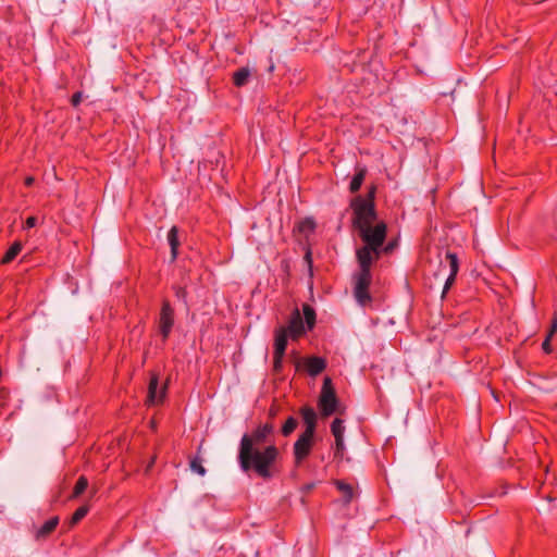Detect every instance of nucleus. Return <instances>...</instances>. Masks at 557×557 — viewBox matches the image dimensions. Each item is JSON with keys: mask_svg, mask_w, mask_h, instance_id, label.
<instances>
[{"mask_svg": "<svg viewBox=\"0 0 557 557\" xmlns=\"http://www.w3.org/2000/svg\"><path fill=\"white\" fill-rule=\"evenodd\" d=\"M274 437L275 426L271 422L259 424L242 436L237 461L244 473H253L263 480L273 476L274 466L280 457Z\"/></svg>", "mask_w": 557, "mask_h": 557, "instance_id": "obj_1", "label": "nucleus"}, {"mask_svg": "<svg viewBox=\"0 0 557 557\" xmlns=\"http://www.w3.org/2000/svg\"><path fill=\"white\" fill-rule=\"evenodd\" d=\"M386 231L387 227L384 222L358 228L363 245L356 250L359 270L354 273L352 283L354 297L361 307H366L372 300L369 293V286L372 282L371 267L382 256Z\"/></svg>", "mask_w": 557, "mask_h": 557, "instance_id": "obj_2", "label": "nucleus"}, {"mask_svg": "<svg viewBox=\"0 0 557 557\" xmlns=\"http://www.w3.org/2000/svg\"><path fill=\"white\" fill-rule=\"evenodd\" d=\"M350 207L354 211V225L357 230L371 225L376 220L374 202L371 199L357 196L351 200Z\"/></svg>", "mask_w": 557, "mask_h": 557, "instance_id": "obj_3", "label": "nucleus"}, {"mask_svg": "<svg viewBox=\"0 0 557 557\" xmlns=\"http://www.w3.org/2000/svg\"><path fill=\"white\" fill-rule=\"evenodd\" d=\"M338 400L332 385V380L325 376L319 397V408L323 417H330L337 411Z\"/></svg>", "mask_w": 557, "mask_h": 557, "instance_id": "obj_4", "label": "nucleus"}, {"mask_svg": "<svg viewBox=\"0 0 557 557\" xmlns=\"http://www.w3.org/2000/svg\"><path fill=\"white\" fill-rule=\"evenodd\" d=\"M287 338L288 333L284 326H280L275 330L273 368L276 372H280L283 367V359L287 347Z\"/></svg>", "mask_w": 557, "mask_h": 557, "instance_id": "obj_5", "label": "nucleus"}, {"mask_svg": "<svg viewBox=\"0 0 557 557\" xmlns=\"http://www.w3.org/2000/svg\"><path fill=\"white\" fill-rule=\"evenodd\" d=\"M174 325V309L168 300H164L162 304L160 318H159V330L163 337V341H166L172 327Z\"/></svg>", "mask_w": 557, "mask_h": 557, "instance_id": "obj_6", "label": "nucleus"}, {"mask_svg": "<svg viewBox=\"0 0 557 557\" xmlns=\"http://www.w3.org/2000/svg\"><path fill=\"white\" fill-rule=\"evenodd\" d=\"M313 436L312 434L301 433L295 442L294 456L297 465L309 456L313 445Z\"/></svg>", "mask_w": 557, "mask_h": 557, "instance_id": "obj_7", "label": "nucleus"}, {"mask_svg": "<svg viewBox=\"0 0 557 557\" xmlns=\"http://www.w3.org/2000/svg\"><path fill=\"white\" fill-rule=\"evenodd\" d=\"M297 367H301L310 376H317L326 368V361L322 357H306L298 361Z\"/></svg>", "mask_w": 557, "mask_h": 557, "instance_id": "obj_8", "label": "nucleus"}, {"mask_svg": "<svg viewBox=\"0 0 557 557\" xmlns=\"http://www.w3.org/2000/svg\"><path fill=\"white\" fill-rule=\"evenodd\" d=\"M446 260L448 261L450 273H449V276L445 281V285L443 288V297L449 290L450 286L454 284L456 275L459 270V262H458V258H457L456 253L447 251Z\"/></svg>", "mask_w": 557, "mask_h": 557, "instance_id": "obj_9", "label": "nucleus"}, {"mask_svg": "<svg viewBox=\"0 0 557 557\" xmlns=\"http://www.w3.org/2000/svg\"><path fill=\"white\" fill-rule=\"evenodd\" d=\"M287 333L290 334L294 338L300 336L305 333V323L300 312L296 309L288 322V326L285 327Z\"/></svg>", "mask_w": 557, "mask_h": 557, "instance_id": "obj_10", "label": "nucleus"}, {"mask_svg": "<svg viewBox=\"0 0 557 557\" xmlns=\"http://www.w3.org/2000/svg\"><path fill=\"white\" fill-rule=\"evenodd\" d=\"M302 420L306 424V430L302 433L314 435L317 426V413L311 407H304L300 410Z\"/></svg>", "mask_w": 557, "mask_h": 557, "instance_id": "obj_11", "label": "nucleus"}, {"mask_svg": "<svg viewBox=\"0 0 557 557\" xmlns=\"http://www.w3.org/2000/svg\"><path fill=\"white\" fill-rule=\"evenodd\" d=\"M159 381L157 376H152L149 386H148V396L147 401L149 405H156L162 401L164 397V387L162 388L160 395L158 394Z\"/></svg>", "mask_w": 557, "mask_h": 557, "instance_id": "obj_12", "label": "nucleus"}, {"mask_svg": "<svg viewBox=\"0 0 557 557\" xmlns=\"http://www.w3.org/2000/svg\"><path fill=\"white\" fill-rule=\"evenodd\" d=\"M295 231L305 237L311 235L315 230V222L312 218H305L295 225Z\"/></svg>", "mask_w": 557, "mask_h": 557, "instance_id": "obj_13", "label": "nucleus"}, {"mask_svg": "<svg viewBox=\"0 0 557 557\" xmlns=\"http://www.w3.org/2000/svg\"><path fill=\"white\" fill-rule=\"evenodd\" d=\"M366 174H367L366 168H358L356 170V174L354 175V177L351 178V182L349 184L350 193L355 194L360 189V187L364 181Z\"/></svg>", "mask_w": 557, "mask_h": 557, "instance_id": "obj_14", "label": "nucleus"}, {"mask_svg": "<svg viewBox=\"0 0 557 557\" xmlns=\"http://www.w3.org/2000/svg\"><path fill=\"white\" fill-rule=\"evenodd\" d=\"M168 242L171 247V255L172 259L175 260L177 257V249L180 246L178 242V230L176 226L171 227V230L168 233Z\"/></svg>", "mask_w": 557, "mask_h": 557, "instance_id": "obj_15", "label": "nucleus"}, {"mask_svg": "<svg viewBox=\"0 0 557 557\" xmlns=\"http://www.w3.org/2000/svg\"><path fill=\"white\" fill-rule=\"evenodd\" d=\"M59 523V519L58 517H53L51 519H49L48 521H46L37 531L36 533V537L37 539H44L46 537L47 535H49L52 531H54V529L57 528Z\"/></svg>", "mask_w": 557, "mask_h": 557, "instance_id": "obj_16", "label": "nucleus"}, {"mask_svg": "<svg viewBox=\"0 0 557 557\" xmlns=\"http://www.w3.org/2000/svg\"><path fill=\"white\" fill-rule=\"evenodd\" d=\"M23 245L21 242H14L11 247L7 250L1 259L2 264H8L13 261L17 255L22 251Z\"/></svg>", "mask_w": 557, "mask_h": 557, "instance_id": "obj_17", "label": "nucleus"}, {"mask_svg": "<svg viewBox=\"0 0 557 557\" xmlns=\"http://www.w3.org/2000/svg\"><path fill=\"white\" fill-rule=\"evenodd\" d=\"M250 76V71L247 67H242L234 73L233 81L235 86L242 87L246 85L248 77Z\"/></svg>", "mask_w": 557, "mask_h": 557, "instance_id": "obj_18", "label": "nucleus"}, {"mask_svg": "<svg viewBox=\"0 0 557 557\" xmlns=\"http://www.w3.org/2000/svg\"><path fill=\"white\" fill-rule=\"evenodd\" d=\"M331 432L334 438L344 437L345 426L344 421L339 418H335L331 424Z\"/></svg>", "mask_w": 557, "mask_h": 557, "instance_id": "obj_19", "label": "nucleus"}, {"mask_svg": "<svg viewBox=\"0 0 557 557\" xmlns=\"http://www.w3.org/2000/svg\"><path fill=\"white\" fill-rule=\"evenodd\" d=\"M304 317L308 329H312L315 323V311L309 305L302 306Z\"/></svg>", "mask_w": 557, "mask_h": 557, "instance_id": "obj_20", "label": "nucleus"}, {"mask_svg": "<svg viewBox=\"0 0 557 557\" xmlns=\"http://www.w3.org/2000/svg\"><path fill=\"white\" fill-rule=\"evenodd\" d=\"M202 458L199 457V456H196L194 457L190 462H189V467L191 469L193 472L199 474V475H205L206 474V468L202 466Z\"/></svg>", "mask_w": 557, "mask_h": 557, "instance_id": "obj_21", "label": "nucleus"}, {"mask_svg": "<svg viewBox=\"0 0 557 557\" xmlns=\"http://www.w3.org/2000/svg\"><path fill=\"white\" fill-rule=\"evenodd\" d=\"M336 486L343 493L345 502L349 503L354 496L352 487L343 481H336Z\"/></svg>", "mask_w": 557, "mask_h": 557, "instance_id": "obj_22", "label": "nucleus"}, {"mask_svg": "<svg viewBox=\"0 0 557 557\" xmlns=\"http://www.w3.org/2000/svg\"><path fill=\"white\" fill-rule=\"evenodd\" d=\"M87 486H88V480L84 475L79 476V479L77 480V482L74 486L72 497L73 498L78 497L82 493L85 492Z\"/></svg>", "mask_w": 557, "mask_h": 557, "instance_id": "obj_23", "label": "nucleus"}, {"mask_svg": "<svg viewBox=\"0 0 557 557\" xmlns=\"http://www.w3.org/2000/svg\"><path fill=\"white\" fill-rule=\"evenodd\" d=\"M297 424V420L294 417H289L282 426V434L288 436L295 431Z\"/></svg>", "mask_w": 557, "mask_h": 557, "instance_id": "obj_24", "label": "nucleus"}, {"mask_svg": "<svg viewBox=\"0 0 557 557\" xmlns=\"http://www.w3.org/2000/svg\"><path fill=\"white\" fill-rule=\"evenodd\" d=\"M88 510H89V508L87 506H81L79 508H77L72 516V520H71L72 524H76L83 518H85L86 515L88 513Z\"/></svg>", "mask_w": 557, "mask_h": 557, "instance_id": "obj_25", "label": "nucleus"}, {"mask_svg": "<svg viewBox=\"0 0 557 557\" xmlns=\"http://www.w3.org/2000/svg\"><path fill=\"white\" fill-rule=\"evenodd\" d=\"M345 449H346V447H345V443H344V437L335 438V450H334L335 458H343Z\"/></svg>", "mask_w": 557, "mask_h": 557, "instance_id": "obj_26", "label": "nucleus"}, {"mask_svg": "<svg viewBox=\"0 0 557 557\" xmlns=\"http://www.w3.org/2000/svg\"><path fill=\"white\" fill-rule=\"evenodd\" d=\"M397 246L396 240L388 242L386 245L383 244L382 255L391 253Z\"/></svg>", "mask_w": 557, "mask_h": 557, "instance_id": "obj_27", "label": "nucleus"}, {"mask_svg": "<svg viewBox=\"0 0 557 557\" xmlns=\"http://www.w3.org/2000/svg\"><path fill=\"white\" fill-rule=\"evenodd\" d=\"M175 296L182 301H186L187 292L184 287H175Z\"/></svg>", "mask_w": 557, "mask_h": 557, "instance_id": "obj_28", "label": "nucleus"}, {"mask_svg": "<svg viewBox=\"0 0 557 557\" xmlns=\"http://www.w3.org/2000/svg\"><path fill=\"white\" fill-rule=\"evenodd\" d=\"M37 224V219L35 216H28L25 221V224H24V230H29V228H33L35 227Z\"/></svg>", "mask_w": 557, "mask_h": 557, "instance_id": "obj_29", "label": "nucleus"}, {"mask_svg": "<svg viewBox=\"0 0 557 557\" xmlns=\"http://www.w3.org/2000/svg\"><path fill=\"white\" fill-rule=\"evenodd\" d=\"M82 92L77 91L72 96L71 102L74 107H77L82 101Z\"/></svg>", "mask_w": 557, "mask_h": 557, "instance_id": "obj_30", "label": "nucleus"}, {"mask_svg": "<svg viewBox=\"0 0 557 557\" xmlns=\"http://www.w3.org/2000/svg\"><path fill=\"white\" fill-rule=\"evenodd\" d=\"M374 195H375V187L372 186L371 189L368 191L367 197H363L364 199H371V201L374 202Z\"/></svg>", "mask_w": 557, "mask_h": 557, "instance_id": "obj_31", "label": "nucleus"}, {"mask_svg": "<svg viewBox=\"0 0 557 557\" xmlns=\"http://www.w3.org/2000/svg\"><path fill=\"white\" fill-rule=\"evenodd\" d=\"M556 331H557V319H555V320L553 321L552 330H550L549 336H552Z\"/></svg>", "mask_w": 557, "mask_h": 557, "instance_id": "obj_32", "label": "nucleus"}, {"mask_svg": "<svg viewBox=\"0 0 557 557\" xmlns=\"http://www.w3.org/2000/svg\"><path fill=\"white\" fill-rule=\"evenodd\" d=\"M34 182H35V180L32 176H28V177L25 178V185L26 186H32L34 184Z\"/></svg>", "mask_w": 557, "mask_h": 557, "instance_id": "obj_33", "label": "nucleus"}, {"mask_svg": "<svg viewBox=\"0 0 557 557\" xmlns=\"http://www.w3.org/2000/svg\"><path fill=\"white\" fill-rule=\"evenodd\" d=\"M549 338H550V336L548 335V337L543 343V349L546 350V351H548Z\"/></svg>", "mask_w": 557, "mask_h": 557, "instance_id": "obj_34", "label": "nucleus"}]
</instances>
